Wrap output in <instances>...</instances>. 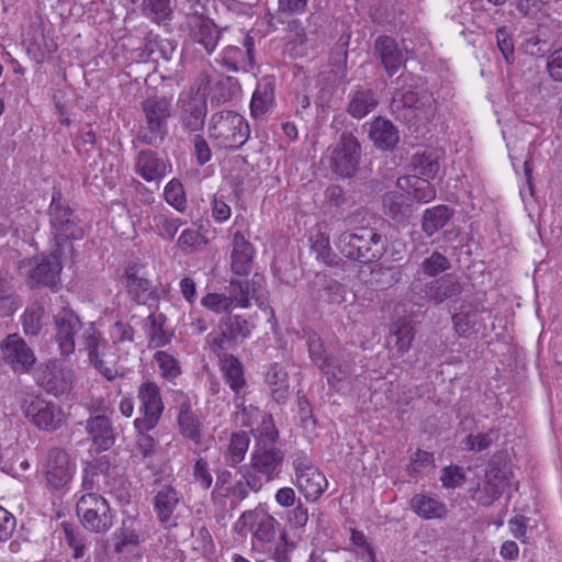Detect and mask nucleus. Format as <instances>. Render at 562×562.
Segmentation results:
<instances>
[{
  "label": "nucleus",
  "instance_id": "obj_1",
  "mask_svg": "<svg viewBox=\"0 0 562 562\" xmlns=\"http://www.w3.org/2000/svg\"><path fill=\"white\" fill-rule=\"evenodd\" d=\"M340 254L363 263L379 261L387 250V237L374 227L361 226L352 232H344L335 240Z\"/></svg>",
  "mask_w": 562,
  "mask_h": 562
},
{
  "label": "nucleus",
  "instance_id": "obj_2",
  "mask_svg": "<svg viewBox=\"0 0 562 562\" xmlns=\"http://www.w3.org/2000/svg\"><path fill=\"white\" fill-rule=\"evenodd\" d=\"M284 451L278 446L254 445L249 462L240 468V476L247 479L255 491L280 477Z\"/></svg>",
  "mask_w": 562,
  "mask_h": 562
},
{
  "label": "nucleus",
  "instance_id": "obj_3",
  "mask_svg": "<svg viewBox=\"0 0 562 562\" xmlns=\"http://www.w3.org/2000/svg\"><path fill=\"white\" fill-rule=\"evenodd\" d=\"M207 132L215 147L227 150L240 148L250 135L247 120L232 110L213 113L209 121Z\"/></svg>",
  "mask_w": 562,
  "mask_h": 562
},
{
  "label": "nucleus",
  "instance_id": "obj_4",
  "mask_svg": "<svg viewBox=\"0 0 562 562\" xmlns=\"http://www.w3.org/2000/svg\"><path fill=\"white\" fill-rule=\"evenodd\" d=\"M36 469L46 488L59 491L72 480L76 462L65 448L55 446L42 452Z\"/></svg>",
  "mask_w": 562,
  "mask_h": 562
},
{
  "label": "nucleus",
  "instance_id": "obj_5",
  "mask_svg": "<svg viewBox=\"0 0 562 562\" xmlns=\"http://www.w3.org/2000/svg\"><path fill=\"white\" fill-rule=\"evenodd\" d=\"M279 521L268 510L256 508L244 512L234 525L235 532L246 538L251 533L252 550H266L276 540Z\"/></svg>",
  "mask_w": 562,
  "mask_h": 562
},
{
  "label": "nucleus",
  "instance_id": "obj_6",
  "mask_svg": "<svg viewBox=\"0 0 562 562\" xmlns=\"http://www.w3.org/2000/svg\"><path fill=\"white\" fill-rule=\"evenodd\" d=\"M60 251L55 250L48 255L34 256L19 262V272L25 277V283L29 288L40 286L55 290L60 283V273L63 263Z\"/></svg>",
  "mask_w": 562,
  "mask_h": 562
},
{
  "label": "nucleus",
  "instance_id": "obj_7",
  "mask_svg": "<svg viewBox=\"0 0 562 562\" xmlns=\"http://www.w3.org/2000/svg\"><path fill=\"white\" fill-rule=\"evenodd\" d=\"M145 123L139 126L137 139L145 145L156 146L167 134V120L171 115V98L149 97L142 103Z\"/></svg>",
  "mask_w": 562,
  "mask_h": 562
},
{
  "label": "nucleus",
  "instance_id": "obj_8",
  "mask_svg": "<svg viewBox=\"0 0 562 562\" xmlns=\"http://www.w3.org/2000/svg\"><path fill=\"white\" fill-rule=\"evenodd\" d=\"M81 342L87 351L88 360L102 376L108 381H113L120 375L117 368L114 366L115 356L108 352L109 344L93 322L85 325Z\"/></svg>",
  "mask_w": 562,
  "mask_h": 562
},
{
  "label": "nucleus",
  "instance_id": "obj_9",
  "mask_svg": "<svg viewBox=\"0 0 562 562\" xmlns=\"http://www.w3.org/2000/svg\"><path fill=\"white\" fill-rule=\"evenodd\" d=\"M76 512L82 526L90 532L104 533L113 526L115 513L100 494H83L77 502Z\"/></svg>",
  "mask_w": 562,
  "mask_h": 562
},
{
  "label": "nucleus",
  "instance_id": "obj_10",
  "mask_svg": "<svg viewBox=\"0 0 562 562\" xmlns=\"http://www.w3.org/2000/svg\"><path fill=\"white\" fill-rule=\"evenodd\" d=\"M293 484L307 503H316L328 488L326 475L306 456H296L292 461Z\"/></svg>",
  "mask_w": 562,
  "mask_h": 562
},
{
  "label": "nucleus",
  "instance_id": "obj_11",
  "mask_svg": "<svg viewBox=\"0 0 562 562\" xmlns=\"http://www.w3.org/2000/svg\"><path fill=\"white\" fill-rule=\"evenodd\" d=\"M27 420L37 429L54 432L66 425L68 415L64 408L42 396H34L25 404Z\"/></svg>",
  "mask_w": 562,
  "mask_h": 562
},
{
  "label": "nucleus",
  "instance_id": "obj_12",
  "mask_svg": "<svg viewBox=\"0 0 562 562\" xmlns=\"http://www.w3.org/2000/svg\"><path fill=\"white\" fill-rule=\"evenodd\" d=\"M137 400L140 416L134 422L143 429L156 428L165 411L160 386L153 380H143L137 389Z\"/></svg>",
  "mask_w": 562,
  "mask_h": 562
},
{
  "label": "nucleus",
  "instance_id": "obj_13",
  "mask_svg": "<svg viewBox=\"0 0 562 562\" xmlns=\"http://www.w3.org/2000/svg\"><path fill=\"white\" fill-rule=\"evenodd\" d=\"M49 222L57 246L56 250L60 252L64 243L78 240L83 237V228L74 218L71 209L68 205H64L55 196H53L49 205Z\"/></svg>",
  "mask_w": 562,
  "mask_h": 562
},
{
  "label": "nucleus",
  "instance_id": "obj_14",
  "mask_svg": "<svg viewBox=\"0 0 562 562\" xmlns=\"http://www.w3.org/2000/svg\"><path fill=\"white\" fill-rule=\"evenodd\" d=\"M54 323V340L58 351L64 357H69L76 350V335L82 329L80 317L68 306L60 308L53 317Z\"/></svg>",
  "mask_w": 562,
  "mask_h": 562
},
{
  "label": "nucleus",
  "instance_id": "obj_15",
  "mask_svg": "<svg viewBox=\"0 0 562 562\" xmlns=\"http://www.w3.org/2000/svg\"><path fill=\"white\" fill-rule=\"evenodd\" d=\"M360 160V144L350 133H342L330 155L331 170L344 178H350L357 171Z\"/></svg>",
  "mask_w": 562,
  "mask_h": 562
},
{
  "label": "nucleus",
  "instance_id": "obj_16",
  "mask_svg": "<svg viewBox=\"0 0 562 562\" xmlns=\"http://www.w3.org/2000/svg\"><path fill=\"white\" fill-rule=\"evenodd\" d=\"M263 285L265 278L259 273H255L250 281H241L238 279H231L229 281V295H232L235 308H249L251 306L250 300L257 302L259 308L268 310L271 318L276 321L274 311L271 306H263Z\"/></svg>",
  "mask_w": 562,
  "mask_h": 562
},
{
  "label": "nucleus",
  "instance_id": "obj_17",
  "mask_svg": "<svg viewBox=\"0 0 562 562\" xmlns=\"http://www.w3.org/2000/svg\"><path fill=\"white\" fill-rule=\"evenodd\" d=\"M220 370L226 385L234 393V405L246 413L245 389L247 379L243 362L234 355L220 356Z\"/></svg>",
  "mask_w": 562,
  "mask_h": 562
},
{
  "label": "nucleus",
  "instance_id": "obj_18",
  "mask_svg": "<svg viewBox=\"0 0 562 562\" xmlns=\"http://www.w3.org/2000/svg\"><path fill=\"white\" fill-rule=\"evenodd\" d=\"M306 346L313 364L322 371L330 386H336L341 380V366L327 352L321 336L315 331L307 334Z\"/></svg>",
  "mask_w": 562,
  "mask_h": 562
},
{
  "label": "nucleus",
  "instance_id": "obj_19",
  "mask_svg": "<svg viewBox=\"0 0 562 562\" xmlns=\"http://www.w3.org/2000/svg\"><path fill=\"white\" fill-rule=\"evenodd\" d=\"M0 350L4 361L15 372H29L36 361L33 350L18 334H10L1 342Z\"/></svg>",
  "mask_w": 562,
  "mask_h": 562
},
{
  "label": "nucleus",
  "instance_id": "obj_20",
  "mask_svg": "<svg viewBox=\"0 0 562 562\" xmlns=\"http://www.w3.org/2000/svg\"><path fill=\"white\" fill-rule=\"evenodd\" d=\"M508 485L506 472L501 468L490 467L485 472L484 480L473 492L472 498L479 505L491 506L502 496Z\"/></svg>",
  "mask_w": 562,
  "mask_h": 562
},
{
  "label": "nucleus",
  "instance_id": "obj_21",
  "mask_svg": "<svg viewBox=\"0 0 562 562\" xmlns=\"http://www.w3.org/2000/svg\"><path fill=\"white\" fill-rule=\"evenodd\" d=\"M254 49V38L247 35L243 40L241 47L226 46L221 54L220 63L227 71H249L255 66Z\"/></svg>",
  "mask_w": 562,
  "mask_h": 562
},
{
  "label": "nucleus",
  "instance_id": "obj_22",
  "mask_svg": "<svg viewBox=\"0 0 562 562\" xmlns=\"http://www.w3.org/2000/svg\"><path fill=\"white\" fill-rule=\"evenodd\" d=\"M135 172L147 182H160L170 171V162L158 153L140 150L135 157Z\"/></svg>",
  "mask_w": 562,
  "mask_h": 562
},
{
  "label": "nucleus",
  "instance_id": "obj_23",
  "mask_svg": "<svg viewBox=\"0 0 562 562\" xmlns=\"http://www.w3.org/2000/svg\"><path fill=\"white\" fill-rule=\"evenodd\" d=\"M187 26L193 42L203 46L207 54L215 50L220 32L211 19L203 14L193 13L187 16Z\"/></svg>",
  "mask_w": 562,
  "mask_h": 562
},
{
  "label": "nucleus",
  "instance_id": "obj_24",
  "mask_svg": "<svg viewBox=\"0 0 562 562\" xmlns=\"http://www.w3.org/2000/svg\"><path fill=\"white\" fill-rule=\"evenodd\" d=\"M182 501L181 493L171 484H164L156 492L153 499L154 512L162 525L177 526L175 515Z\"/></svg>",
  "mask_w": 562,
  "mask_h": 562
},
{
  "label": "nucleus",
  "instance_id": "obj_25",
  "mask_svg": "<svg viewBox=\"0 0 562 562\" xmlns=\"http://www.w3.org/2000/svg\"><path fill=\"white\" fill-rule=\"evenodd\" d=\"M231 270L235 276L246 277L252 269L255 248L239 231L233 235Z\"/></svg>",
  "mask_w": 562,
  "mask_h": 562
},
{
  "label": "nucleus",
  "instance_id": "obj_26",
  "mask_svg": "<svg viewBox=\"0 0 562 562\" xmlns=\"http://www.w3.org/2000/svg\"><path fill=\"white\" fill-rule=\"evenodd\" d=\"M143 267L136 263L125 268L123 283L128 296L137 304H146L153 294L151 283L145 278Z\"/></svg>",
  "mask_w": 562,
  "mask_h": 562
},
{
  "label": "nucleus",
  "instance_id": "obj_27",
  "mask_svg": "<svg viewBox=\"0 0 562 562\" xmlns=\"http://www.w3.org/2000/svg\"><path fill=\"white\" fill-rule=\"evenodd\" d=\"M180 119L183 126L191 131H200L204 126L207 102L204 99L179 97Z\"/></svg>",
  "mask_w": 562,
  "mask_h": 562
},
{
  "label": "nucleus",
  "instance_id": "obj_28",
  "mask_svg": "<svg viewBox=\"0 0 562 562\" xmlns=\"http://www.w3.org/2000/svg\"><path fill=\"white\" fill-rule=\"evenodd\" d=\"M86 431L98 451H106L111 449L115 442L112 423L104 415L88 418Z\"/></svg>",
  "mask_w": 562,
  "mask_h": 562
},
{
  "label": "nucleus",
  "instance_id": "obj_29",
  "mask_svg": "<svg viewBox=\"0 0 562 562\" xmlns=\"http://www.w3.org/2000/svg\"><path fill=\"white\" fill-rule=\"evenodd\" d=\"M415 329L406 319H400L392 325L386 337V345L392 358H402L412 347Z\"/></svg>",
  "mask_w": 562,
  "mask_h": 562
},
{
  "label": "nucleus",
  "instance_id": "obj_30",
  "mask_svg": "<svg viewBox=\"0 0 562 562\" xmlns=\"http://www.w3.org/2000/svg\"><path fill=\"white\" fill-rule=\"evenodd\" d=\"M409 507L419 518L425 520L442 519L447 516V505L437 496L427 493L415 494Z\"/></svg>",
  "mask_w": 562,
  "mask_h": 562
},
{
  "label": "nucleus",
  "instance_id": "obj_31",
  "mask_svg": "<svg viewBox=\"0 0 562 562\" xmlns=\"http://www.w3.org/2000/svg\"><path fill=\"white\" fill-rule=\"evenodd\" d=\"M72 371L56 363L46 367L42 376V386L50 394L60 396L72 386Z\"/></svg>",
  "mask_w": 562,
  "mask_h": 562
},
{
  "label": "nucleus",
  "instance_id": "obj_32",
  "mask_svg": "<svg viewBox=\"0 0 562 562\" xmlns=\"http://www.w3.org/2000/svg\"><path fill=\"white\" fill-rule=\"evenodd\" d=\"M431 179L423 178L417 175L401 177L397 179V187L406 190V194L412 200L420 203H428L436 198V189L430 182Z\"/></svg>",
  "mask_w": 562,
  "mask_h": 562
},
{
  "label": "nucleus",
  "instance_id": "obj_33",
  "mask_svg": "<svg viewBox=\"0 0 562 562\" xmlns=\"http://www.w3.org/2000/svg\"><path fill=\"white\" fill-rule=\"evenodd\" d=\"M375 49L389 77L394 76L404 65V58L398 44L390 36L383 35L375 40Z\"/></svg>",
  "mask_w": 562,
  "mask_h": 562
},
{
  "label": "nucleus",
  "instance_id": "obj_34",
  "mask_svg": "<svg viewBox=\"0 0 562 562\" xmlns=\"http://www.w3.org/2000/svg\"><path fill=\"white\" fill-rule=\"evenodd\" d=\"M265 383L267 384L271 397L279 404L284 403L290 389L289 373L279 362H272L268 366L265 373Z\"/></svg>",
  "mask_w": 562,
  "mask_h": 562
},
{
  "label": "nucleus",
  "instance_id": "obj_35",
  "mask_svg": "<svg viewBox=\"0 0 562 562\" xmlns=\"http://www.w3.org/2000/svg\"><path fill=\"white\" fill-rule=\"evenodd\" d=\"M460 291V283L452 274H445L427 282L423 289L424 296L436 304L457 295Z\"/></svg>",
  "mask_w": 562,
  "mask_h": 562
},
{
  "label": "nucleus",
  "instance_id": "obj_36",
  "mask_svg": "<svg viewBox=\"0 0 562 562\" xmlns=\"http://www.w3.org/2000/svg\"><path fill=\"white\" fill-rule=\"evenodd\" d=\"M484 310L462 311L452 316L454 330L460 337L470 338L486 329Z\"/></svg>",
  "mask_w": 562,
  "mask_h": 562
},
{
  "label": "nucleus",
  "instance_id": "obj_37",
  "mask_svg": "<svg viewBox=\"0 0 562 562\" xmlns=\"http://www.w3.org/2000/svg\"><path fill=\"white\" fill-rule=\"evenodd\" d=\"M454 210L446 204H438L424 210L422 215V231L431 237L442 229L453 217Z\"/></svg>",
  "mask_w": 562,
  "mask_h": 562
},
{
  "label": "nucleus",
  "instance_id": "obj_38",
  "mask_svg": "<svg viewBox=\"0 0 562 562\" xmlns=\"http://www.w3.org/2000/svg\"><path fill=\"white\" fill-rule=\"evenodd\" d=\"M442 154L440 150L427 147L422 154H415L412 159L414 175L427 179H435L440 170V159Z\"/></svg>",
  "mask_w": 562,
  "mask_h": 562
},
{
  "label": "nucleus",
  "instance_id": "obj_39",
  "mask_svg": "<svg viewBox=\"0 0 562 562\" xmlns=\"http://www.w3.org/2000/svg\"><path fill=\"white\" fill-rule=\"evenodd\" d=\"M329 70H324L318 75V81L322 89H335L340 86L347 77V52L342 54H331L329 57Z\"/></svg>",
  "mask_w": 562,
  "mask_h": 562
},
{
  "label": "nucleus",
  "instance_id": "obj_40",
  "mask_svg": "<svg viewBox=\"0 0 562 562\" xmlns=\"http://www.w3.org/2000/svg\"><path fill=\"white\" fill-rule=\"evenodd\" d=\"M378 105L375 93L371 89H357L350 92L347 112L355 119H363Z\"/></svg>",
  "mask_w": 562,
  "mask_h": 562
},
{
  "label": "nucleus",
  "instance_id": "obj_41",
  "mask_svg": "<svg viewBox=\"0 0 562 562\" xmlns=\"http://www.w3.org/2000/svg\"><path fill=\"white\" fill-rule=\"evenodd\" d=\"M274 102V83L265 80L258 83L250 99V114L254 119L262 117Z\"/></svg>",
  "mask_w": 562,
  "mask_h": 562
},
{
  "label": "nucleus",
  "instance_id": "obj_42",
  "mask_svg": "<svg viewBox=\"0 0 562 562\" xmlns=\"http://www.w3.org/2000/svg\"><path fill=\"white\" fill-rule=\"evenodd\" d=\"M147 319L149 323L147 329L148 347L156 349L170 344L173 331L167 327V317L162 313H151Z\"/></svg>",
  "mask_w": 562,
  "mask_h": 562
},
{
  "label": "nucleus",
  "instance_id": "obj_43",
  "mask_svg": "<svg viewBox=\"0 0 562 562\" xmlns=\"http://www.w3.org/2000/svg\"><path fill=\"white\" fill-rule=\"evenodd\" d=\"M369 136L380 149H390L395 146L398 140L396 128L391 121L383 117H376L371 123Z\"/></svg>",
  "mask_w": 562,
  "mask_h": 562
},
{
  "label": "nucleus",
  "instance_id": "obj_44",
  "mask_svg": "<svg viewBox=\"0 0 562 562\" xmlns=\"http://www.w3.org/2000/svg\"><path fill=\"white\" fill-rule=\"evenodd\" d=\"M250 438L246 431L231 434L227 448L224 452V460L227 465L235 468L240 464L249 449Z\"/></svg>",
  "mask_w": 562,
  "mask_h": 562
},
{
  "label": "nucleus",
  "instance_id": "obj_45",
  "mask_svg": "<svg viewBox=\"0 0 562 562\" xmlns=\"http://www.w3.org/2000/svg\"><path fill=\"white\" fill-rule=\"evenodd\" d=\"M383 212L395 221L407 217L411 212V198L398 191H391L383 195Z\"/></svg>",
  "mask_w": 562,
  "mask_h": 562
},
{
  "label": "nucleus",
  "instance_id": "obj_46",
  "mask_svg": "<svg viewBox=\"0 0 562 562\" xmlns=\"http://www.w3.org/2000/svg\"><path fill=\"white\" fill-rule=\"evenodd\" d=\"M44 314L45 308L43 304L37 301L26 306L21 316L23 331L26 336H38L43 328Z\"/></svg>",
  "mask_w": 562,
  "mask_h": 562
},
{
  "label": "nucleus",
  "instance_id": "obj_47",
  "mask_svg": "<svg viewBox=\"0 0 562 562\" xmlns=\"http://www.w3.org/2000/svg\"><path fill=\"white\" fill-rule=\"evenodd\" d=\"M142 14L153 23L160 24L171 19V0H143Z\"/></svg>",
  "mask_w": 562,
  "mask_h": 562
},
{
  "label": "nucleus",
  "instance_id": "obj_48",
  "mask_svg": "<svg viewBox=\"0 0 562 562\" xmlns=\"http://www.w3.org/2000/svg\"><path fill=\"white\" fill-rule=\"evenodd\" d=\"M154 361L157 363L160 376L167 382H175L181 374V366L178 359L167 351H156Z\"/></svg>",
  "mask_w": 562,
  "mask_h": 562
},
{
  "label": "nucleus",
  "instance_id": "obj_49",
  "mask_svg": "<svg viewBox=\"0 0 562 562\" xmlns=\"http://www.w3.org/2000/svg\"><path fill=\"white\" fill-rule=\"evenodd\" d=\"M154 225L159 236L165 239H173L183 222L181 218L173 216L169 211H159L153 216Z\"/></svg>",
  "mask_w": 562,
  "mask_h": 562
},
{
  "label": "nucleus",
  "instance_id": "obj_50",
  "mask_svg": "<svg viewBox=\"0 0 562 562\" xmlns=\"http://www.w3.org/2000/svg\"><path fill=\"white\" fill-rule=\"evenodd\" d=\"M179 434L187 440L193 442L195 446L202 443V422L195 414L176 417Z\"/></svg>",
  "mask_w": 562,
  "mask_h": 562
},
{
  "label": "nucleus",
  "instance_id": "obj_51",
  "mask_svg": "<svg viewBox=\"0 0 562 562\" xmlns=\"http://www.w3.org/2000/svg\"><path fill=\"white\" fill-rule=\"evenodd\" d=\"M201 305L216 315L229 314L235 310L232 295L220 292H209L201 299Z\"/></svg>",
  "mask_w": 562,
  "mask_h": 562
},
{
  "label": "nucleus",
  "instance_id": "obj_52",
  "mask_svg": "<svg viewBox=\"0 0 562 562\" xmlns=\"http://www.w3.org/2000/svg\"><path fill=\"white\" fill-rule=\"evenodd\" d=\"M350 541L355 547L353 553L361 562H376L375 550L363 531L351 528Z\"/></svg>",
  "mask_w": 562,
  "mask_h": 562
},
{
  "label": "nucleus",
  "instance_id": "obj_53",
  "mask_svg": "<svg viewBox=\"0 0 562 562\" xmlns=\"http://www.w3.org/2000/svg\"><path fill=\"white\" fill-rule=\"evenodd\" d=\"M224 326L228 330L231 338L248 339L250 338L256 325L250 318L243 315H231L224 321Z\"/></svg>",
  "mask_w": 562,
  "mask_h": 562
},
{
  "label": "nucleus",
  "instance_id": "obj_54",
  "mask_svg": "<svg viewBox=\"0 0 562 562\" xmlns=\"http://www.w3.org/2000/svg\"><path fill=\"white\" fill-rule=\"evenodd\" d=\"M255 437V445L262 442L266 446H278L279 431L274 425L271 414H265L261 418L260 425L256 430H252Z\"/></svg>",
  "mask_w": 562,
  "mask_h": 562
},
{
  "label": "nucleus",
  "instance_id": "obj_55",
  "mask_svg": "<svg viewBox=\"0 0 562 562\" xmlns=\"http://www.w3.org/2000/svg\"><path fill=\"white\" fill-rule=\"evenodd\" d=\"M166 202L178 212H184L187 209V194L183 184L179 179H171L164 189Z\"/></svg>",
  "mask_w": 562,
  "mask_h": 562
},
{
  "label": "nucleus",
  "instance_id": "obj_56",
  "mask_svg": "<svg viewBox=\"0 0 562 562\" xmlns=\"http://www.w3.org/2000/svg\"><path fill=\"white\" fill-rule=\"evenodd\" d=\"M233 485V474L227 469L216 471L215 484L211 492V499L214 504L223 505L229 497V487Z\"/></svg>",
  "mask_w": 562,
  "mask_h": 562
},
{
  "label": "nucleus",
  "instance_id": "obj_57",
  "mask_svg": "<svg viewBox=\"0 0 562 562\" xmlns=\"http://www.w3.org/2000/svg\"><path fill=\"white\" fill-rule=\"evenodd\" d=\"M450 268L449 259L441 252L435 250L419 265V271L427 277H438Z\"/></svg>",
  "mask_w": 562,
  "mask_h": 562
},
{
  "label": "nucleus",
  "instance_id": "obj_58",
  "mask_svg": "<svg viewBox=\"0 0 562 562\" xmlns=\"http://www.w3.org/2000/svg\"><path fill=\"white\" fill-rule=\"evenodd\" d=\"M435 468V457L432 452L417 449L409 457V463L406 467V472L409 476L415 477L427 469Z\"/></svg>",
  "mask_w": 562,
  "mask_h": 562
},
{
  "label": "nucleus",
  "instance_id": "obj_59",
  "mask_svg": "<svg viewBox=\"0 0 562 562\" xmlns=\"http://www.w3.org/2000/svg\"><path fill=\"white\" fill-rule=\"evenodd\" d=\"M212 88L213 81L211 79V76L206 71L202 70L196 74L190 88L187 91L181 92L180 94L184 97L204 99L207 102V97Z\"/></svg>",
  "mask_w": 562,
  "mask_h": 562
},
{
  "label": "nucleus",
  "instance_id": "obj_60",
  "mask_svg": "<svg viewBox=\"0 0 562 562\" xmlns=\"http://www.w3.org/2000/svg\"><path fill=\"white\" fill-rule=\"evenodd\" d=\"M133 425L136 431L135 449L137 453L144 459L151 457L155 453L156 440L151 435H149V431L155 428L148 427L143 429L137 425V422H133Z\"/></svg>",
  "mask_w": 562,
  "mask_h": 562
},
{
  "label": "nucleus",
  "instance_id": "obj_61",
  "mask_svg": "<svg viewBox=\"0 0 562 562\" xmlns=\"http://www.w3.org/2000/svg\"><path fill=\"white\" fill-rule=\"evenodd\" d=\"M192 477L194 483L204 491L211 488L213 484V475L211 473L210 463L204 457H198L192 465Z\"/></svg>",
  "mask_w": 562,
  "mask_h": 562
},
{
  "label": "nucleus",
  "instance_id": "obj_62",
  "mask_svg": "<svg viewBox=\"0 0 562 562\" xmlns=\"http://www.w3.org/2000/svg\"><path fill=\"white\" fill-rule=\"evenodd\" d=\"M207 243L206 238L194 228H186L178 238V246L183 252H192Z\"/></svg>",
  "mask_w": 562,
  "mask_h": 562
},
{
  "label": "nucleus",
  "instance_id": "obj_63",
  "mask_svg": "<svg viewBox=\"0 0 562 562\" xmlns=\"http://www.w3.org/2000/svg\"><path fill=\"white\" fill-rule=\"evenodd\" d=\"M312 250L316 254V258L326 265H331L334 255L330 247L329 236L326 233L318 232L312 238Z\"/></svg>",
  "mask_w": 562,
  "mask_h": 562
},
{
  "label": "nucleus",
  "instance_id": "obj_64",
  "mask_svg": "<svg viewBox=\"0 0 562 562\" xmlns=\"http://www.w3.org/2000/svg\"><path fill=\"white\" fill-rule=\"evenodd\" d=\"M547 3L543 0H517L516 9L525 18L540 20L547 15Z\"/></svg>",
  "mask_w": 562,
  "mask_h": 562
}]
</instances>
